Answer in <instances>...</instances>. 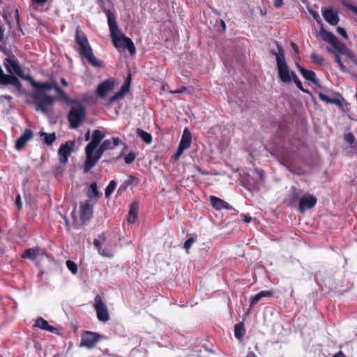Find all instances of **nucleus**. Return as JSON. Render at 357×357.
Here are the masks:
<instances>
[{
    "mask_svg": "<svg viewBox=\"0 0 357 357\" xmlns=\"http://www.w3.org/2000/svg\"><path fill=\"white\" fill-rule=\"evenodd\" d=\"M29 82L34 89L31 93L33 104L36 111H40L46 114L48 112L47 107L52 105L56 100V97L48 95L47 91L54 89V91L66 102L75 103L76 100L68 97L65 91L61 89L56 81L38 82L31 77H29Z\"/></svg>",
    "mask_w": 357,
    "mask_h": 357,
    "instance_id": "nucleus-1",
    "label": "nucleus"
},
{
    "mask_svg": "<svg viewBox=\"0 0 357 357\" xmlns=\"http://www.w3.org/2000/svg\"><path fill=\"white\" fill-rule=\"evenodd\" d=\"M276 45L278 51L271 50L270 52L275 56L280 79L284 83H289L291 79H293L298 89L305 93L310 94V91L303 88L302 82L298 78L296 74L294 71H291L289 70L285 61L284 51L282 47L278 43Z\"/></svg>",
    "mask_w": 357,
    "mask_h": 357,
    "instance_id": "nucleus-2",
    "label": "nucleus"
},
{
    "mask_svg": "<svg viewBox=\"0 0 357 357\" xmlns=\"http://www.w3.org/2000/svg\"><path fill=\"white\" fill-rule=\"evenodd\" d=\"M104 12L107 17V23L114 46L116 48L122 47L127 49L131 55L135 54L136 48L132 40L125 35H123L122 37L119 36V29L116 21L115 13L106 8H104Z\"/></svg>",
    "mask_w": 357,
    "mask_h": 357,
    "instance_id": "nucleus-3",
    "label": "nucleus"
},
{
    "mask_svg": "<svg viewBox=\"0 0 357 357\" xmlns=\"http://www.w3.org/2000/svg\"><path fill=\"white\" fill-rule=\"evenodd\" d=\"M75 40L79 46L78 52L82 58H85L92 66H102V62L94 56L89 40L86 34L81 31L79 26L76 28Z\"/></svg>",
    "mask_w": 357,
    "mask_h": 357,
    "instance_id": "nucleus-4",
    "label": "nucleus"
},
{
    "mask_svg": "<svg viewBox=\"0 0 357 357\" xmlns=\"http://www.w3.org/2000/svg\"><path fill=\"white\" fill-rule=\"evenodd\" d=\"M319 33L323 40L330 44L338 53L345 55L357 66V57L351 49L340 42L332 32L327 31L324 27L320 29Z\"/></svg>",
    "mask_w": 357,
    "mask_h": 357,
    "instance_id": "nucleus-5",
    "label": "nucleus"
},
{
    "mask_svg": "<svg viewBox=\"0 0 357 357\" xmlns=\"http://www.w3.org/2000/svg\"><path fill=\"white\" fill-rule=\"evenodd\" d=\"M75 104L77 105L71 107L68 116L70 127L73 129L77 128L85 118L84 107L77 101Z\"/></svg>",
    "mask_w": 357,
    "mask_h": 357,
    "instance_id": "nucleus-6",
    "label": "nucleus"
},
{
    "mask_svg": "<svg viewBox=\"0 0 357 357\" xmlns=\"http://www.w3.org/2000/svg\"><path fill=\"white\" fill-rule=\"evenodd\" d=\"M96 149H89L88 148H85L86 152V160L84 162V172H89L98 162L100 160L105 151L102 149V147L100 146L96 151V155H93L94 151Z\"/></svg>",
    "mask_w": 357,
    "mask_h": 357,
    "instance_id": "nucleus-7",
    "label": "nucleus"
},
{
    "mask_svg": "<svg viewBox=\"0 0 357 357\" xmlns=\"http://www.w3.org/2000/svg\"><path fill=\"white\" fill-rule=\"evenodd\" d=\"M3 64L5 66V68L6 70L10 73V74H16L20 77L22 78L23 79L28 80L29 81V77H31L30 75H26L24 76L23 75V70L18 63L17 60L15 57V56H12L8 58H6L3 61Z\"/></svg>",
    "mask_w": 357,
    "mask_h": 357,
    "instance_id": "nucleus-8",
    "label": "nucleus"
},
{
    "mask_svg": "<svg viewBox=\"0 0 357 357\" xmlns=\"http://www.w3.org/2000/svg\"><path fill=\"white\" fill-rule=\"evenodd\" d=\"M100 339L98 333L91 331H84L81 335L79 347H84L87 349H93Z\"/></svg>",
    "mask_w": 357,
    "mask_h": 357,
    "instance_id": "nucleus-9",
    "label": "nucleus"
},
{
    "mask_svg": "<svg viewBox=\"0 0 357 357\" xmlns=\"http://www.w3.org/2000/svg\"><path fill=\"white\" fill-rule=\"evenodd\" d=\"M93 307L96 311L97 318L99 321L106 322L109 319L107 306L103 303L100 296H96Z\"/></svg>",
    "mask_w": 357,
    "mask_h": 357,
    "instance_id": "nucleus-10",
    "label": "nucleus"
},
{
    "mask_svg": "<svg viewBox=\"0 0 357 357\" xmlns=\"http://www.w3.org/2000/svg\"><path fill=\"white\" fill-rule=\"evenodd\" d=\"M75 144V140H69L60 146L58 151L60 163L65 165L68 162V157L73 151Z\"/></svg>",
    "mask_w": 357,
    "mask_h": 357,
    "instance_id": "nucleus-11",
    "label": "nucleus"
},
{
    "mask_svg": "<svg viewBox=\"0 0 357 357\" xmlns=\"http://www.w3.org/2000/svg\"><path fill=\"white\" fill-rule=\"evenodd\" d=\"M191 141H192L191 133L189 132V130L187 128H185V130L183 132L181 141L179 142L178 149L174 155V158L175 160L178 159L183 154V151L185 150L188 149L190 146Z\"/></svg>",
    "mask_w": 357,
    "mask_h": 357,
    "instance_id": "nucleus-12",
    "label": "nucleus"
},
{
    "mask_svg": "<svg viewBox=\"0 0 357 357\" xmlns=\"http://www.w3.org/2000/svg\"><path fill=\"white\" fill-rule=\"evenodd\" d=\"M317 202V197L311 194L306 193L299 199L298 211L304 213L307 209L313 208Z\"/></svg>",
    "mask_w": 357,
    "mask_h": 357,
    "instance_id": "nucleus-13",
    "label": "nucleus"
},
{
    "mask_svg": "<svg viewBox=\"0 0 357 357\" xmlns=\"http://www.w3.org/2000/svg\"><path fill=\"white\" fill-rule=\"evenodd\" d=\"M42 255L49 257V255L44 250H42L39 246H34L24 250L21 255V257L22 259L34 261L38 256Z\"/></svg>",
    "mask_w": 357,
    "mask_h": 357,
    "instance_id": "nucleus-14",
    "label": "nucleus"
},
{
    "mask_svg": "<svg viewBox=\"0 0 357 357\" xmlns=\"http://www.w3.org/2000/svg\"><path fill=\"white\" fill-rule=\"evenodd\" d=\"M130 82H131V74L130 73L126 77L125 82L121 87V89L116 92L112 96H111L109 99V103L113 104L115 101L119 99H121L124 97V96L130 91Z\"/></svg>",
    "mask_w": 357,
    "mask_h": 357,
    "instance_id": "nucleus-15",
    "label": "nucleus"
},
{
    "mask_svg": "<svg viewBox=\"0 0 357 357\" xmlns=\"http://www.w3.org/2000/svg\"><path fill=\"white\" fill-rule=\"evenodd\" d=\"M106 241V236L105 234H101L99 236V239H95L93 244L97 248L98 253L102 257L112 258L114 256L112 251L108 248H102V243Z\"/></svg>",
    "mask_w": 357,
    "mask_h": 357,
    "instance_id": "nucleus-16",
    "label": "nucleus"
},
{
    "mask_svg": "<svg viewBox=\"0 0 357 357\" xmlns=\"http://www.w3.org/2000/svg\"><path fill=\"white\" fill-rule=\"evenodd\" d=\"M301 192L302 191L296 186H291L285 197L284 203L288 206H293L299 201Z\"/></svg>",
    "mask_w": 357,
    "mask_h": 357,
    "instance_id": "nucleus-17",
    "label": "nucleus"
},
{
    "mask_svg": "<svg viewBox=\"0 0 357 357\" xmlns=\"http://www.w3.org/2000/svg\"><path fill=\"white\" fill-rule=\"evenodd\" d=\"M79 217L82 222L89 220L93 215V206L89 201L80 204Z\"/></svg>",
    "mask_w": 357,
    "mask_h": 357,
    "instance_id": "nucleus-18",
    "label": "nucleus"
},
{
    "mask_svg": "<svg viewBox=\"0 0 357 357\" xmlns=\"http://www.w3.org/2000/svg\"><path fill=\"white\" fill-rule=\"evenodd\" d=\"M114 87V81L112 79H107L100 83L97 88V93L101 98L105 97V96Z\"/></svg>",
    "mask_w": 357,
    "mask_h": 357,
    "instance_id": "nucleus-19",
    "label": "nucleus"
},
{
    "mask_svg": "<svg viewBox=\"0 0 357 357\" xmlns=\"http://www.w3.org/2000/svg\"><path fill=\"white\" fill-rule=\"evenodd\" d=\"M210 202L212 206L217 211L222 209L234 210L231 205L218 197L211 195L210 197Z\"/></svg>",
    "mask_w": 357,
    "mask_h": 357,
    "instance_id": "nucleus-20",
    "label": "nucleus"
},
{
    "mask_svg": "<svg viewBox=\"0 0 357 357\" xmlns=\"http://www.w3.org/2000/svg\"><path fill=\"white\" fill-rule=\"evenodd\" d=\"M0 82L3 85L11 84L18 90L22 88V84L19 79L13 75H6L3 73L0 75Z\"/></svg>",
    "mask_w": 357,
    "mask_h": 357,
    "instance_id": "nucleus-21",
    "label": "nucleus"
},
{
    "mask_svg": "<svg viewBox=\"0 0 357 357\" xmlns=\"http://www.w3.org/2000/svg\"><path fill=\"white\" fill-rule=\"evenodd\" d=\"M33 136V133L31 129H25L24 133L16 140L15 149L21 150L26 143L29 141Z\"/></svg>",
    "mask_w": 357,
    "mask_h": 357,
    "instance_id": "nucleus-22",
    "label": "nucleus"
},
{
    "mask_svg": "<svg viewBox=\"0 0 357 357\" xmlns=\"http://www.w3.org/2000/svg\"><path fill=\"white\" fill-rule=\"evenodd\" d=\"M322 15L324 20L331 25L335 26L339 22V17L337 12H335L331 8L325 9L322 11Z\"/></svg>",
    "mask_w": 357,
    "mask_h": 357,
    "instance_id": "nucleus-23",
    "label": "nucleus"
},
{
    "mask_svg": "<svg viewBox=\"0 0 357 357\" xmlns=\"http://www.w3.org/2000/svg\"><path fill=\"white\" fill-rule=\"evenodd\" d=\"M104 137L105 134L102 131L99 130H95L92 133L91 141L86 145L85 148H88L89 149H97Z\"/></svg>",
    "mask_w": 357,
    "mask_h": 357,
    "instance_id": "nucleus-24",
    "label": "nucleus"
},
{
    "mask_svg": "<svg viewBox=\"0 0 357 357\" xmlns=\"http://www.w3.org/2000/svg\"><path fill=\"white\" fill-rule=\"evenodd\" d=\"M296 66L305 79L313 82L316 85H318L319 81L317 79L316 75L314 71L304 68L300 66L298 63H296Z\"/></svg>",
    "mask_w": 357,
    "mask_h": 357,
    "instance_id": "nucleus-25",
    "label": "nucleus"
},
{
    "mask_svg": "<svg viewBox=\"0 0 357 357\" xmlns=\"http://www.w3.org/2000/svg\"><path fill=\"white\" fill-rule=\"evenodd\" d=\"M34 327H38L40 329L47 331L55 334H57L59 333V330L56 328H55L53 326H50L48 324L47 321H46L42 317H38L36 319Z\"/></svg>",
    "mask_w": 357,
    "mask_h": 357,
    "instance_id": "nucleus-26",
    "label": "nucleus"
},
{
    "mask_svg": "<svg viewBox=\"0 0 357 357\" xmlns=\"http://www.w3.org/2000/svg\"><path fill=\"white\" fill-rule=\"evenodd\" d=\"M265 297H274V292L269 290L261 291L251 298L250 303V307L252 308L261 298Z\"/></svg>",
    "mask_w": 357,
    "mask_h": 357,
    "instance_id": "nucleus-27",
    "label": "nucleus"
},
{
    "mask_svg": "<svg viewBox=\"0 0 357 357\" xmlns=\"http://www.w3.org/2000/svg\"><path fill=\"white\" fill-rule=\"evenodd\" d=\"M318 96L321 100L326 102L328 104L336 105L340 109H342L344 107L342 100L339 98H329L328 96H326V94H324L321 92H319L318 93Z\"/></svg>",
    "mask_w": 357,
    "mask_h": 357,
    "instance_id": "nucleus-28",
    "label": "nucleus"
},
{
    "mask_svg": "<svg viewBox=\"0 0 357 357\" xmlns=\"http://www.w3.org/2000/svg\"><path fill=\"white\" fill-rule=\"evenodd\" d=\"M121 144V140L119 137H112V141L110 139H106L100 144L102 149L105 151L113 149L115 146H117Z\"/></svg>",
    "mask_w": 357,
    "mask_h": 357,
    "instance_id": "nucleus-29",
    "label": "nucleus"
},
{
    "mask_svg": "<svg viewBox=\"0 0 357 357\" xmlns=\"http://www.w3.org/2000/svg\"><path fill=\"white\" fill-rule=\"evenodd\" d=\"M86 195L90 199H99L102 196V193L98 190L97 183L96 182L91 183Z\"/></svg>",
    "mask_w": 357,
    "mask_h": 357,
    "instance_id": "nucleus-30",
    "label": "nucleus"
},
{
    "mask_svg": "<svg viewBox=\"0 0 357 357\" xmlns=\"http://www.w3.org/2000/svg\"><path fill=\"white\" fill-rule=\"evenodd\" d=\"M138 214V205L137 203H132L130 205L129 213L127 218L128 222L130 224H133Z\"/></svg>",
    "mask_w": 357,
    "mask_h": 357,
    "instance_id": "nucleus-31",
    "label": "nucleus"
},
{
    "mask_svg": "<svg viewBox=\"0 0 357 357\" xmlns=\"http://www.w3.org/2000/svg\"><path fill=\"white\" fill-rule=\"evenodd\" d=\"M327 50H328V52L333 53L334 54L335 61L338 64L340 70L342 72H347V70L346 66H344V64L342 63V61L341 60L340 54H342L341 53H338L337 52H336L335 50H333V49H331L330 47H328Z\"/></svg>",
    "mask_w": 357,
    "mask_h": 357,
    "instance_id": "nucleus-32",
    "label": "nucleus"
},
{
    "mask_svg": "<svg viewBox=\"0 0 357 357\" xmlns=\"http://www.w3.org/2000/svg\"><path fill=\"white\" fill-rule=\"evenodd\" d=\"M245 333V329L243 324H237L234 327L235 337L241 340Z\"/></svg>",
    "mask_w": 357,
    "mask_h": 357,
    "instance_id": "nucleus-33",
    "label": "nucleus"
},
{
    "mask_svg": "<svg viewBox=\"0 0 357 357\" xmlns=\"http://www.w3.org/2000/svg\"><path fill=\"white\" fill-rule=\"evenodd\" d=\"M137 134L139 137H141V139L146 142V144H151L152 142V136L150 133L140 129H137Z\"/></svg>",
    "mask_w": 357,
    "mask_h": 357,
    "instance_id": "nucleus-34",
    "label": "nucleus"
},
{
    "mask_svg": "<svg viewBox=\"0 0 357 357\" xmlns=\"http://www.w3.org/2000/svg\"><path fill=\"white\" fill-rule=\"evenodd\" d=\"M41 135L44 136V143L47 145H52L56 139L54 132L50 134L46 132H41Z\"/></svg>",
    "mask_w": 357,
    "mask_h": 357,
    "instance_id": "nucleus-35",
    "label": "nucleus"
},
{
    "mask_svg": "<svg viewBox=\"0 0 357 357\" xmlns=\"http://www.w3.org/2000/svg\"><path fill=\"white\" fill-rule=\"evenodd\" d=\"M116 186V183L114 180H112L109 182L108 185L106 187V189L105 191V195L106 198L109 197V196L114 192Z\"/></svg>",
    "mask_w": 357,
    "mask_h": 357,
    "instance_id": "nucleus-36",
    "label": "nucleus"
},
{
    "mask_svg": "<svg viewBox=\"0 0 357 357\" xmlns=\"http://www.w3.org/2000/svg\"><path fill=\"white\" fill-rule=\"evenodd\" d=\"M66 266L73 274H76L77 273V266L74 261L71 260H67Z\"/></svg>",
    "mask_w": 357,
    "mask_h": 357,
    "instance_id": "nucleus-37",
    "label": "nucleus"
},
{
    "mask_svg": "<svg viewBox=\"0 0 357 357\" xmlns=\"http://www.w3.org/2000/svg\"><path fill=\"white\" fill-rule=\"evenodd\" d=\"M311 59H312V61L316 64L321 66L324 63V58L321 56H319L316 53L311 54Z\"/></svg>",
    "mask_w": 357,
    "mask_h": 357,
    "instance_id": "nucleus-38",
    "label": "nucleus"
},
{
    "mask_svg": "<svg viewBox=\"0 0 357 357\" xmlns=\"http://www.w3.org/2000/svg\"><path fill=\"white\" fill-rule=\"evenodd\" d=\"M195 241V239L193 237L189 238L185 241L183 248L186 250L187 253H189V250Z\"/></svg>",
    "mask_w": 357,
    "mask_h": 357,
    "instance_id": "nucleus-39",
    "label": "nucleus"
},
{
    "mask_svg": "<svg viewBox=\"0 0 357 357\" xmlns=\"http://www.w3.org/2000/svg\"><path fill=\"white\" fill-rule=\"evenodd\" d=\"M135 153L133 152H130L124 157L125 162L126 164H130L135 160Z\"/></svg>",
    "mask_w": 357,
    "mask_h": 357,
    "instance_id": "nucleus-40",
    "label": "nucleus"
},
{
    "mask_svg": "<svg viewBox=\"0 0 357 357\" xmlns=\"http://www.w3.org/2000/svg\"><path fill=\"white\" fill-rule=\"evenodd\" d=\"M344 139L350 144H352L355 142L354 135L351 132H349L344 135Z\"/></svg>",
    "mask_w": 357,
    "mask_h": 357,
    "instance_id": "nucleus-41",
    "label": "nucleus"
},
{
    "mask_svg": "<svg viewBox=\"0 0 357 357\" xmlns=\"http://www.w3.org/2000/svg\"><path fill=\"white\" fill-rule=\"evenodd\" d=\"M336 30H337V32L340 36H342L344 38H345V39L348 38V35H347V31L344 28H342L341 26H337Z\"/></svg>",
    "mask_w": 357,
    "mask_h": 357,
    "instance_id": "nucleus-42",
    "label": "nucleus"
},
{
    "mask_svg": "<svg viewBox=\"0 0 357 357\" xmlns=\"http://www.w3.org/2000/svg\"><path fill=\"white\" fill-rule=\"evenodd\" d=\"M138 179L134 176L130 175L128 179L124 182V183L128 187L132 185L135 181H137Z\"/></svg>",
    "mask_w": 357,
    "mask_h": 357,
    "instance_id": "nucleus-43",
    "label": "nucleus"
},
{
    "mask_svg": "<svg viewBox=\"0 0 357 357\" xmlns=\"http://www.w3.org/2000/svg\"><path fill=\"white\" fill-rule=\"evenodd\" d=\"M186 91H187V88L185 86H181L179 89H176V90H170V91H169V93H172V94L182 93Z\"/></svg>",
    "mask_w": 357,
    "mask_h": 357,
    "instance_id": "nucleus-44",
    "label": "nucleus"
},
{
    "mask_svg": "<svg viewBox=\"0 0 357 357\" xmlns=\"http://www.w3.org/2000/svg\"><path fill=\"white\" fill-rule=\"evenodd\" d=\"M241 217L242 218V220L245 223H249L252 220V217L248 214H241Z\"/></svg>",
    "mask_w": 357,
    "mask_h": 357,
    "instance_id": "nucleus-45",
    "label": "nucleus"
},
{
    "mask_svg": "<svg viewBox=\"0 0 357 357\" xmlns=\"http://www.w3.org/2000/svg\"><path fill=\"white\" fill-rule=\"evenodd\" d=\"M346 6L347 8H349L350 10H351L356 15H357V7L356 6H354L352 4H347Z\"/></svg>",
    "mask_w": 357,
    "mask_h": 357,
    "instance_id": "nucleus-46",
    "label": "nucleus"
},
{
    "mask_svg": "<svg viewBox=\"0 0 357 357\" xmlns=\"http://www.w3.org/2000/svg\"><path fill=\"white\" fill-rule=\"evenodd\" d=\"M291 46L292 49L294 50V52L298 55L299 54V47L295 43H291Z\"/></svg>",
    "mask_w": 357,
    "mask_h": 357,
    "instance_id": "nucleus-47",
    "label": "nucleus"
},
{
    "mask_svg": "<svg viewBox=\"0 0 357 357\" xmlns=\"http://www.w3.org/2000/svg\"><path fill=\"white\" fill-rule=\"evenodd\" d=\"M283 4V0H274V6L276 8H280Z\"/></svg>",
    "mask_w": 357,
    "mask_h": 357,
    "instance_id": "nucleus-48",
    "label": "nucleus"
},
{
    "mask_svg": "<svg viewBox=\"0 0 357 357\" xmlns=\"http://www.w3.org/2000/svg\"><path fill=\"white\" fill-rule=\"evenodd\" d=\"M15 202H16V204L18 206V208H21V207H22V200H21V197H20V195H18L17 196Z\"/></svg>",
    "mask_w": 357,
    "mask_h": 357,
    "instance_id": "nucleus-49",
    "label": "nucleus"
},
{
    "mask_svg": "<svg viewBox=\"0 0 357 357\" xmlns=\"http://www.w3.org/2000/svg\"><path fill=\"white\" fill-rule=\"evenodd\" d=\"M15 17L16 19V21H17V23L18 26H20V14H19L18 9L15 10Z\"/></svg>",
    "mask_w": 357,
    "mask_h": 357,
    "instance_id": "nucleus-50",
    "label": "nucleus"
},
{
    "mask_svg": "<svg viewBox=\"0 0 357 357\" xmlns=\"http://www.w3.org/2000/svg\"><path fill=\"white\" fill-rule=\"evenodd\" d=\"M127 188H128V186L125 183H123V185H122L119 187V188L118 189V192H119L126 190Z\"/></svg>",
    "mask_w": 357,
    "mask_h": 357,
    "instance_id": "nucleus-51",
    "label": "nucleus"
},
{
    "mask_svg": "<svg viewBox=\"0 0 357 357\" xmlns=\"http://www.w3.org/2000/svg\"><path fill=\"white\" fill-rule=\"evenodd\" d=\"M279 160L282 164H284L285 162H287V161H288L287 159L283 155L280 156Z\"/></svg>",
    "mask_w": 357,
    "mask_h": 357,
    "instance_id": "nucleus-52",
    "label": "nucleus"
},
{
    "mask_svg": "<svg viewBox=\"0 0 357 357\" xmlns=\"http://www.w3.org/2000/svg\"><path fill=\"white\" fill-rule=\"evenodd\" d=\"M61 84H62L63 86H68V82L66 81V79L65 78H63V77H62V78L61 79Z\"/></svg>",
    "mask_w": 357,
    "mask_h": 357,
    "instance_id": "nucleus-53",
    "label": "nucleus"
},
{
    "mask_svg": "<svg viewBox=\"0 0 357 357\" xmlns=\"http://www.w3.org/2000/svg\"><path fill=\"white\" fill-rule=\"evenodd\" d=\"M35 3L39 4V5H43L44 4L45 2H47V0H33Z\"/></svg>",
    "mask_w": 357,
    "mask_h": 357,
    "instance_id": "nucleus-54",
    "label": "nucleus"
},
{
    "mask_svg": "<svg viewBox=\"0 0 357 357\" xmlns=\"http://www.w3.org/2000/svg\"><path fill=\"white\" fill-rule=\"evenodd\" d=\"M311 14L312 15L314 19L316 20H317V19L319 17V14L315 11L311 12Z\"/></svg>",
    "mask_w": 357,
    "mask_h": 357,
    "instance_id": "nucleus-55",
    "label": "nucleus"
},
{
    "mask_svg": "<svg viewBox=\"0 0 357 357\" xmlns=\"http://www.w3.org/2000/svg\"><path fill=\"white\" fill-rule=\"evenodd\" d=\"M341 356H344L342 351H339L337 354L334 355L333 357H341Z\"/></svg>",
    "mask_w": 357,
    "mask_h": 357,
    "instance_id": "nucleus-56",
    "label": "nucleus"
},
{
    "mask_svg": "<svg viewBox=\"0 0 357 357\" xmlns=\"http://www.w3.org/2000/svg\"><path fill=\"white\" fill-rule=\"evenodd\" d=\"M90 138V131L89 130L86 134H85V139L86 140H89Z\"/></svg>",
    "mask_w": 357,
    "mask_h": 357,
    "instance_id": "nucleus-57",
    "label": "nucleus"
},
{
    "mask_svg": "<svg viewBox=\"0 0 357 357\" xmlns=\"http://www.w3.org/2000/svg\"><path fill=\"white\" fill-rule=\"evenodd\" d=\"M221 24H222V26H223V28L225 29V22L224 21H221Z\"/></svg>",
    "mask_w": 357,
    "mask_h": 357,
    "instance_id": "nucleus-58",
    "label": "nucleus"
},
{
    "mask_svg": "<svg viewBox=\"0 0 357 357\" xmlns=\"http://www.w3.org/2000/svg\"><path fill=\"white\" fill-rule=\"evenodd\" d=\"M36 266L37 267H40V264H39V262H38V261H36Z\"/></svg>",
    "mask_w": 357,
    "mask_h": 357,
    "instance_id": "nucleus-59",
    "label": "nucleus"
},
{
    "mask_svg": "<svg viewBox=\"0 0 357 357\" xmlns=\"http://www.w3.org/2000/svg\"><path fill=\"white\" fill-rule=\"evenodd\" d=\"M42 274H43V271H41V272L38 274V275H39V276H40Z\"/></svg>",
    "mask_w": 357,
    "mask_h": 357,
    "instance_id": "nucleus-60",
    "label": "nucleus"
},
{
    "mask_svg": "<svg viewBox=\"0 0 357 357\" xmlns=\"http://www.w3.org/2000/svg\"><path fill=\"white\" fill-rule=\"evenodd\" d=\"M7 23H8V24L9 26H10V21H8H8H7Z\"/></svg>",
    "mask_w": 357,
    "mask_h": 357,
    "instance_id": "nucleus-61",
    "label": "nucleus"
},
{
    "mask_svg": "<svg viewBox=\"0 0 357 357\" xmlns=\"http://www.w3.org/2000/svg\"><path fill=\"white\" fill-rule=\"evenodd\" d=\"M6 98H7V99H10V98H11V97H10V96H6Z\"/></svg>",
    "mask_w": 357,
    "mask_h": 357,
    "instance_id": "nucleus-62",
    "label": "nucleus"
},
{
    "mask_svg": "<svg viewBox=\"0 0 357 357\" xmlns=\"http://www.w3.org/2000/svg\"><path fill=\"white\" fill-rule=\"evenodd\" d=\"M0 357H3V356H2V355H0Z\"/></svg>",
    "mask_w": 357,
    "mask_h": 357,
    "instance_id": "nucleus-63",
    "label": "nucleus"
},
{
    "mask_svg": "<svg viewBox=\"0 0 357 357\" xmlns=\"http://www.w3.org/2000/svg\"><path fill=\"white\" fill-rule=\"evenodd\" d=\"M356 336H357V333H356Z\"/></svg>",
    "mask_w": 357,
    "mask_h": 357,
    "instance_id": "nucleus-64",
    "label": "nucleus"
}]
</instances>
